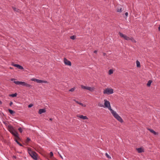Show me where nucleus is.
Returning <instances> with one entry per match:
<instances>
[{"mask_svg": "<svg viewBox=\"0 0 160 160\" xmlns=\"http://www.w3.org/2000/svg\"><path fill=\"white\" fill-rule=\"evenodd\" d=\"M16 80V79L15 78H11L10 79L11 81H14V82L17 85H21L23 86H25L26 87L28 88H32V85L24 82L14 81Z\"/></svg>", "mask_w": 160, "mask_h": 160, "instance_id": "nucleus-1", "label": "nucleus"}, {"mask_svg": "<svg viewBox=\"0 0 160 160\" xmlns=\"http://www.w3.org/2000/svg\"><path fill=\"white\" fill-rule=\"evenodd\" d=\"M8 129L9 131L15 137L18 139H20V138L18 136V133L17 131L15 130L13 127L11 126H8Z\"/></svg>", "mask_w": 160, "mask_h": 160, "instance_id": "nucleus-2", "label": "nucleus"}, {"mask_svg": "<svg viewBox=\"0 0 160 160\" xmlns=\"http://www.w3.org/2000/svg\"><path fill=\"white\" fill-rule=\"evenodd\" d=\"M28 152L29 154L34 159L37 160V154L36 153L32 151L30 148H28Z\"/></svg>", "mask_w": 160, "mask_h": 160, "instance_id": "nucleus-3", "label": "nucleus"}, {"mask_svg": "<svg viewBox=\"0 0 160 160\" xmlns=\"http://www.w3.org/2000/svg\"><path fill=\"white\" fill-rule=\"evenodd\" d=\"M114 117L118 120L121 122H123V120L121 118L118 114V113L115 111L112 110V111L111 112Z\"/></svg>", "mask_w": 160, "mask_h": 160, "instance_id": "nucleus-4", "label": "nucleus"}, {"mask_svg": "<svg viewBox=\"0 0 160 160\" xmlns=\"http://www.w3.org/2000/svg\"><path fill=\"white\" fill-rule=\"evenodd\" d=\"M113 93V90L111 88H107L104 90L103 93L104 94L109 95Z\"/></svg>", "mask_w": 160, "mask_h": 160, "instance_id": "nucleus-5", "label": "nucleus"}, {"mask_svg": "<svg viewBox=\"0 0 160 160\" xmlns=\"http://www.w3.org/2000/svg\"><path fill=\"white\" fill-rule=\"evenodd\" d=\"M104 105L106 107H107L109 110L110 111V112L112 111V110H113L111 108L110 106V102L108 101L107 100L105 99L104 100Z\"/></svg>", "mask_w": 160, "mask_h": 160, "instance_id": "nucleus-6", "label": "nucleus"}, {"mask_svg": "<svg viewBox=\"0 0 160 160\" xmlns=\"http://www.w3.org/2000/svg\"><path fill=\"white\" fill-rule=\"evenodd\" d=\"M31 80L33 81L36 82L38 83H47L48 82L47 81H44L42 80H41L38 79L36 78H32L31 79Z\"/></svg>", "mask_w": 160, "mask_h": 160, "instance_id": "nucleus-7", "label": "nucleus"}, {"mask_svg": "<svg viewBox=\"0 0 160 160\" xmlns=\"http://www.w3.org/2000/svg\"><path fill=\"white\" fill-rule=\"evenodd\" d=\"M118 34H119L120 36L122 38H124L125 40L129 41L130 40V37L127 36L125 34H123L122 33L119 32Z\"/></svg>", "mask_w": 160, "mask_h": 160, "instance_id": "nucleus-8", "label": "nucleus"}, {"mask_svg": "<svg viewBox=\"0 0 160 160\" xmlns=\"http://www.w3.org/2000/svg\"><path fill=\"white\" fill-rule=\"evenodd\" d=\"M64 61L65 64L66 65L71 66V62L70 61L68 60L66 58H64Z\"/></svg>", "mask_w": 160, "mask_h": 160, "instance_id": "nucleus-9", "label": "nucleus"}, {"mask_svg": "<svg viewBox=\"0 0 160 160\" xmlns=\"http://www.w3.org/2000/svg\"><path fill=\"white\" fill-rule=\"evenodd\" d=\"M12 65L15 67H17L18 68L20 69H23V68L21 66L17 64H12Z\"/></svg>", "mask_w": 160, "mask_h": 160, "instance_id": "nucleus-10", "label": "nucleus"}, {"mask_svg": "<svg viewBox=\"0 0 160 160\" xmlns=\"http://www.w3.org/2000/svg\"><path fill=\"white\" fill-rule=\"evenodd\" d=\"M46 111L45 109H40L39 110L38 113L39 114H41L45 112Z\"/></svg>", "mask_w": 160, "mask_h": 160, "instance_id": "nucleus-11", "label": "nucleus"}, {"mask_svg": "<svg viewBox=\"0 0 160 160\" xmlns=\"http://www.w3.org/2000/svg\"><path fill=\"white\" fill-rule=\"evenodd\" d=\"M148 130H149L151 133H152L154 135H158V133L155 132L154 130L151 129H148Z\"/></svg>", "mask_w": 160, "mask_h": 160, "instance_id": "nucleus-12", "label": "nucleus"}, {"mask_svg": "<svg viewBox=\"0 0 160 160\" xmlns=\"http://www.w3.org/2000/svg\"><path fill=\"white\" fill-rule=\"evenodd\" d=\"M78 117H79L80 118L82 119L83 120H85L88 119V118L86 116H83L82 115H80L78 116Z\"/></svg>", "mask_w": 160, "mask_h": 160, "instance_id": "nucleus-13", "label": "nucleus"}, {"mask_svg": "<svg viewBox=\"0 0 160 160\" xmlns=\"http://www.w3.org/2000/svg\"><path fill=\"white\" fill-rule=\"evenodd\" d=\"M94 88L88 87L87 88V90L91 92H92L94 90Z\"/></svg>", "mask_w": 160, "mask_h": 160, "instance_id": "nucleus-14", "label": "nucleus"}, {"mask_svg": "<svg viewBox=\"0 0 160 160\" xmlns=\"http://www.w3.org/2000/svg\"><path fill=\"white\" fill-rule=\"evenodd\" d=\"M137 150L139 153H141L144 152L143 150L141 148H137Z\"/></svg>", "mask_w": 160, "mask_h": 160, "instance_id": "nucleus-15", "label": "nucleus"}, {"mask_svg": "<svg viewBox=\"0 0 160 160\" xmlns=\"http://www.w3.org/2000/svg\"><path fill=\"white\" fill-rule=\"evenodd\" d=\"M12 8L13 9V10L15 11H16V12H19V10L18 9L16 8L15 7H12Z\"/></svg>", "mask_w": 160, "mask_h": 160, "instance_id": "nucleus-16", "label": "nucleus"}, {"mask_svg": "<svg viewBox=\"0 0 160 160\" xmlns=\"http://www.w3.org/2000/svg\"><path fill=\"white\" fill-rule=\"evenodd\" d=\"M8 111L11 114H14L15 113V111L10 109H8Z\"/></svg>", "mask_w": 160, "mask_h": 160, "instance_id": "nucleus-17", "label": "nucleus"}, {"mask_svg": "<svg viewBox=\"0 0 160 160\" xmlns=\"http://www.w3.org/2000/svg\"><path fill=\"white\" fill-rule=\"evenodd\" d=\"M152 80H149L148 83H147V86L148 87H149L150 86L151 84V83L152 82Z\"/></svg>", "mask_w": 160, "mask_h": 160, "instance_id": "nucleus-18", "label": "nucleus"}, {"mask_svg": "<svg viewBox=\"0 0 160 160\" xmlns=\"http://www.w3.org/2000/svg\"><path fill=\"white\" fill-rule=\"evenodd\" d=\"M131 40L133 42H136L135 40L132 37H130V40Z\"/></svg>", "mask_w": 160, "mask_h": 160, "instance_id": "nucleus-19", "label": "nucleus"}, {"mask_svg": "<svg viewBox=\"0 0 160 160\" xmlns=\"http://www.w3.org/2000/svg\"><path fill=\"white\" fill-rule=\"evenodd\" d=\"M136 64L137 67H140V63L138 60L136 61Z\"/></svg>", "mask_w": 160, "mask_h": 160, "instance_id": "nucleus-20", "label": "nucleus"}, {"mask_svg": "<svg viewBox=\"0 0 160 160\" xmlns=\"http://www.w3.org/2000/svg\"><path fill=\"white\" fill-rule=\"evenodd\" d=\"M15 140L16 141V142L18 144V145H19L20 146H22V145L18 141L17 139H16V138H15Z\"/></svg>", "mask_w": 160, "mask_h": 160, "instance_id": "nucleus-21", "label": "nucleus"}, {"mask_svg": "<svg viewBox=\"0 0 160 160\" xmlns=\"http://www.w3.org/2000/svg\"><path fill=\"white\" fill-rule=\"evenodd\" d=\"M30 141V139L29 138H27V139L25 141V143H28Z\"/></svg>", "mask_w": 160, "mask_h": 160, "instance_id": "nucleus-22", "label": "nucleus"}, {"mask_svg": "<svg viewBox=\"0 0 160 160\" xmlns=\"http://www.w3.org/2000/svg\"><path fill=\"white\" fill-rule=\"evenodd\" d=\"M17 95V93H15L13 94H12L10 95V96H11L12 97H16Z\"/></svg>", "mask_w": 160, "mask_h": 160, "instance_id": "nucleus-23", "label": "nucleus"}, {"mask_svg": "<svg viewBox=\"0 0 160 160\" xmlns=\"http://www.w3.org/2000/svg\"><path fill=\"white\" fill-rule=\"evenodd\" d=\"M75 89V88L74 87V88H71V89H70L69 90V91L71 92H73L74 91Z\"/></svg>", "mask_w": 160, "mask_h": 160, "instance_id": "nucleus-24", "label": "nucleus"}, {"mask_svg": "<svg viewBox=\"0 0 160 160\" xmlns=\"http://www.w3.org/2000/svg\"><path fill=\"white\" fill-rule=\"evenodd\" d=\"M75 38H76V36L74 35L71 36L70 37V38L72 39V40H74L75 39Z\"/></svg>", "mask_w": 160, "mask_h": 160, "instance_id": "nucleus-25", "label": "nucleus"}, {"mask_svg": "<svg viewBox=\"0 0 160 160\" xmlns=\"http://www.w3.org/2000/svg\"><path fill=\"white\" fill-rule=\"evenodd\" d=\"M113 73V71L112 69H110L109 71V74L110 75Z\"/></svg>", "mask_w": 160, "mask_h": 160, "instance_id": "nucleus-26", "label": "nucleus"}, {"mask_svg": "<svg viewBox=\"0 0 160 160\" xmlns=\"http://www.w3.org/2000/svg\"><path fill=\"white\" fill-rule=\"evenodd\" d=\"M88 87L86 86L83 85H82L81 86V88H82L84 89H86L87 90V88Z\"/></svg>", "mask_w": 160, "mask_h": 160, "instance_id": "nucleus-27", "label": "nucleus"}, {"mask_svg": "<svg viewBox=\"0 0 160 160\" xmlns=\"http://www.w3.org/2000/svg\"><path fill=\"white\" fill-rule=\"evenodd\" d=\"M105 155L107 158L111 159V157L107 153H105Z\"/></svg>", "mask_w": 160, "mask_h": 160, "instance_id": "nucleus-28", "label": "nucleus"}, {"mask_svg": "<svg viewBox=\"0 0 160 160\" xmlns=\"http://www.w3.org/2000/svg\"><path fill=\"white\" fill-rule=\"evenodd\" d=\"M117 12H121L122 11V8H118L117 10Z\"/></svg>", "mask_w": 160, "mask_h": 160, "instance_id": "nucleus-29", "label": "nucleus"}, {"mask_svg": "<svg viewBox=\"0 0 160 160\" xmlns=\"http://www.w3.org/2000/svg\"><path fill=\"white\" fill-rule=\"evenodd\" d=\"M18 130H19V131L21 132V133H22V128H19L18 129Z\"/></svg>", "mask_w": 160, "mask_h": 160, "instance_id": "nucleus-30", "label": "nucleus"}, {"mask_svg": "<svg viewBox=\"0 0 160 160\" xmlns=\"http://www.w3.org/2000/svg\"><path fill=\"white\" fill-rule=\"evenodd\" d=\"M79 104L80 105H82V106H83L84 107H86V105H84L83 103H81V102H79Z\"/></svg>", "mask_w": 160, "mask_h": 160, "instance_id": "nucleus-31", "label": "nucleus"}, {"mask_svg": "<svg viewBox=\"0 0 160 160\" xmlns=\"http://www.w3.org/2000/svg\"><path fill=\"white\" fill-rule=\"evenodd\" d=\"M50 155L51 157H52L53 156V153L52 152H50Z\"/></svg>", "mask_w": 160, "mask_h": 160, "instance_id": "nucleus-32", "label": "nucleus"}, {"mask_svg": "<svg viewBox=\"0 0 160 160\" xmlns=\"http://www.w3.org/2000/svg\"><path fill=\"white\" fill-rule=\"evenodd\" d=\"M32 106H33V104H29L28 105V108H31L32 107Z\"/></svg>", "mask_w": 160, "mask_h": 160, "instance_id": "nucleus-33", "label": "nucleus"}, {"mask_svg": "<svg viewBox=\"0 0 160 160\" xmlns=\"http://www.w3.org/2000/svg\"><path fill=\"white\" fill-rule=\"evenodd\" d=\"M13 104V102H11L9 103V105L11 106Z\"/></svg>", "mask_w": 160, "mask_h": 160, "instance_id": "nucleus-34", "label": "nucleus"}, {"mask_svg": "<svg viewBox=\"0 0 160 160\" xmlns=\"http://www.w3.org/2000/svg\"><path fill=\"white\" fill-rule=\"evenodd\" d=\"M125 15L126 16V17H127L128 16V12H126L125 14Z\"/></svg>", "mask_w": 160, "mask_h": 160, "instance_id": "nucleus-35", "label": "nucleus"}, {"mask_svg": "<svg viewBox=\"0 0 160 160\" xmlns=\"http://www.w3.org/2000/svg\"><path fill=\"white\" fill-rule=\"evenodd\" d=\"M97 52V50H95L94 51V53H96Z\"/></svg>", "mask_w": 160, "mask_h": 160, "instance_id": "nucleus-36", "label": "nucleus"}, {"mask_svg": "<svg viewBox=\"0 0 160 160\" xmlns=\"http://www.w3.org/2000/svg\"><path fill=\"white\" fill-rule=\"evenodd\" d=\"M158 29L159 31H160V25H159V26L158 28Z\"/></svg>", "mask_w": 160, "mask_h": 160, "instance_id": "nucleus-37", "label": "nucleus"}, {"mask_svg": "<svg viewBox=\"0 0 160 160\" xmlns=\"http://www.w3.org/2000/svg\"><path fill=\"white\" fill-rule=\"evenodd\" d=\"M60 157L62 159H63V158L61 156V155H60Z\"/></svg>", "mask_w": 160, "mask_h": 160, "instance_id": "nucleus-38", "label": "nucleus"}, {"mask_svg": "<svg viewBox=\"0 0 160 160\" xmlns=\"http://www.w3.org/2000/svg\"><path fill=\"white\" fill-rule=\"evenodd\" d=\"M76 102L77 103H78V104H79V102H78V101H76Z\"/></svg>", "mask_w": 160, "mask_h": 160, "instance_id": "nucleus-39", "label": "nucleus"}, {"mask_svg": "<svg viewBox=\"0 0 160 160\" xmlns=\"http://www.w3.org/2000/svg\"><path fill=\"white\" fill-rule=\"evenodd\" d=\"M13 158H16V156H13Z\"/></svg>", "mask_w": 160, "mask_h": 160, "instance_id": "nucleus-40", "label": "nucleus"}, {"mask_svg": "<svg viewBox=\"0 0 160 160\" xmlns=\"http://www.w3.org/2000/svg\"><path fill=\"white\" fill-rule=\"evenodd\" d=\"M2 102L1 101H0V104H2Z\"/></svg>", "mask_w": 160, "mask_h": 160, "instance_id": "nucleus-41", "label": "nucleus"}, {"mask_svg": "<svg viewBox=\"0 0 160 160\" xmlns=\"http://www.w3.org/2000/svg\"><path fill=\"white\" fill-rule=\"evenodd\" d=\"M73 101H75V102H76V101H77L75 99H73Z\"/></svg>", "mask_w": 160, "mask_h": 160, "instance_id": "nucleus-42", "label": "nucleus"}, {"mask_svg": "<svg viewBox=\"0 0 160 160\" xmlns=\"http://www.w3.org/2000/svg\"><path fill=\"white\" fill-rule=\"evenodd\" d=\"M49 120L51 121H52V118H50Z\"/></svg>", "mask_w": 160, "mask_h": 160, "instance_id": "nucleus-43", "label": "nucleus"}, {"mask_svg": "<svg viewBox=\"0 0 160 160\" xmlns=\"http://www.w3.org/2000/svg\"><path fill=\"white\" fill-rule=\"evenodd\" d=\"M10 69H12V68H11V67H10Z\"/></svg>", "mask_w": 160, "mask_h": 160, "instance_id": "nucleus-44", "label": "nucleus"}, {"mask_svg": "<svg viewBox=\"0 0 160 160\" xmlns=\"http://www.w3.org/2000/svg\"><path fill=\"white\" fill-rule=\"evenodd\" d=\"M105 53H104V55H105Z\"/></svg>", "mask_w": 160, "mask_h": 160, "instance_id": "nucleus-45", "label": "nucleus"}]
</instances>
